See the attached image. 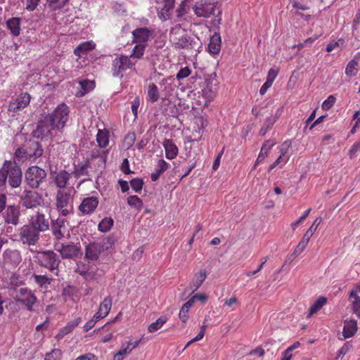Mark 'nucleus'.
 Returning a JSON list of instances; mask_svg holds the SVG:
<instances>
[{
    "label": "nucleus",
    "mask_w": 360,
    "mask_h": 360,
    "mask_svg": "<svg viewBox=\"0 0 360 360\" xmlns=\"http://www.w3.org/2000/svg\"><path fill=\"white\" fill-rule=\"evenodd\" d=\"M69 114L68 106L64 103L59 104L39 123L34 131V136L44 139L52 136L54 130L63 129L69 120Z\"/></svg>",
    "instance_id": "1"
},
{
    "label": "nucleus",
    "mask_w": 360,
    "mask_h": 360,
    "mask_svg": "<svg viewBox=\"0 0 360 360\" xmlns=\"http://www.w3.org/2000/svg\"><path fill=\"white\" fill-rule=\"evenodd\" d=\"M56 206L63 216H68L73 212V199L71 189L58 190L56 195Z\"/></svg>",
    "instance_id": "2"
},
{
    "label": "nucleus",
    "mask_w": 360,
    "mask_h": 360,
    "mask_svg": "<svg viewBox=\"0 0 360 360\" xmlns=\"http://www.w3.org/2000/svg\"><path fill=\"white\" fill-rule=\"evenodd\" d=\"M34 257L41 266L45 267L51 271L57 270L60 263L59 257L53 250L38 252Z\"/></svg>",
    "instance_id": "3"
},
{
    "label": "nucleus",
    "mask_w": 360,
    "mask_h": 360,
    "mask_svg": "<svg viewBox=\"0 0 360 360\" xmlns=\"http://www.w3.org/2000/svg\"><path fill=\"white\" fill-rule=\"evenodd\" d=\"M136 61H133L129 56L121 55L116 57L112 62V75L115 77H123V73L128 69H133Z\"/></svg>",
    "instance_id": "4"
},
{
    "label": "nucleus",
    "mask_w": 360,
    "mask_h": 360,
    "mask_svg": "<svg viewBox=\"0 0 360 360\" xmlns=\"http://www.w3.org/2000/svg\"><path fill=\"white\" fill-rule=\"evenodd\" d=\"M18 240L23 245H35L40 238V233L29 224L23 225L18 230Z\"/></svg>",
    "instance_id": "5"
},
{
    "label": "nucleus",
    "mask_w": 360,
    "mask_h": 360,
    "mask_svg": "<svg viewBox=\"0 0 360 360\" xmlns=\"http://www.w3.org/2000/svg\"><path fill=\"white\" fill-rule=\"evenodd\" d=\"M170 37L176 48L188 49L191 46V41L181 26L176 25L170 31Z\"/></svg>",
    "instance_id": "6"
},
{
    "label": "nucleus",
    "mask_w": 360,
    "mask_h": 360,
    "mask_svg": "<svg viewBox=\"0 0 360 360\" xmlns=\"http://www.w3.org/2000/svg\"><path fill=\"white\" fill-rule=\"evenodd\" d=\"M16 302L24 305L30 311H33L34 304L37 302V297L34 293L27 288H20L14 297Z\"/></svg>",
    "instance_id": "7"
},
{
    "label": "nucleus",
    "mask_w": 360,
    "mask_h": 360,
    "mask_svg": "<svg viewBox=\"0 0 360 360\" xmlns=\"http://www.w3.org/2000/svg\"><path fill=\"white\" fill-rule=\"evenodd\" d=\"M46 176V173L45 170L37 166L29 167L25 173V179L27 184L34 188H38Z\"/></svg>",
    "instance_id": "8"
},
{
    "label": "nucleus",
    "mask_w": 360,
    "mask_h": 360,
    "mask_svg": "<svg viewBox=\"0 0 360 360\" xmlns=\"http://www.w3.org/2000/svg\"><path fill=\"white\" fill-rule=\"evenodd\" d=\"M157 14L160 20H169L174 8L175 0H155Z\"/></svg>",
    "instance_id": "9"
},
{
    "label": "nucleus",
    "mask_w": 360,
    "mask_h": 360,
    "mask_svg": "<svg viewBox=\"0 0 360 360\" xmlns=\"http://www.w3.org/2000/svg\"><path fill=\"white\" fill-rule=\"evenodd\" d=\"M214 10L215 4L210 0H198L193 6L195 14L201 18H210Z\"/></svg>",
    "instance_id": "10"
},
{
    "label": "nucleus",
    "mask_w": 360,
    "mask_h": 360,
    "mask_svg": "<svg viewBox=\"0 0 360 360\" xmlns=\"http://www.w3.org/2000/svg\"><path fill=\"white\" fill-rule=\"evenodd\" d=\"M54 247L63 259H72L77 257L80 253V248L72 243H56Z\"/></svg>",
    "instance_id": "11"
},
{
    "label": "nucleus",
    "mask_w": 360,
    "mask_h": 360,
    "mask_svg": "<svg viewBox=\"0 0 360 360\" xmlns=\"http://www.w3.org/2000/svg\"><path fill=\"white\" fill-rule=\"evenodd\" d=\"M22 206L26 208H34L42 203V196L37 191H25L20 196Z\"/></svg>",
    "instance_id": "12"
},
{
    "label": "nucleus",
    "mask_w": 360,
    "mask_h": 360,
    "mask_svg": "<svg viewBox=\"0 0 360 360\" xmlns=\"http://www.w3.org/2000/svg\"><path fill=\"white\" fill-rule=\"evenodd\" d=\"M28 224L39 233L44 232L49 229V219L46 218L45 214L40 211H37L30 217Z\"/></svg>",
    "instance_id": "13"
},
{
    "label": "nucleus",
    "mask_w": 360,
    "mask_h": 360,
    "mask_svg": "<svg viewBox=\"0 0 360 360\" xmlns=\"http://www.w3.org/2000/svg\"><path fill=\"white\" fill-rule=\"evenodd\" d=\"M322 221V218L321 217H317L313 222L312 225L310 228L307 231L305 234L304 235L302 239L297 246L295 252L297 254L301 253L307 247L311 237L316 231L317 227Z\"/></svg>",
    "instance_id": "14"
},
{
    "label": "nucleus",
    "mask_w": 360,
    "mask_h": 360,
    "mask_svg": "<svg viewBox=\"0 0 360 360\" xmlns=\"http://www.w3.org/2000/svg\"><path fill=\"white\" fill-rule=\"evenodd\" d=\"M8 183L12 188L19 187L22 181V172L17 165L9 162V171H8Z\"/></svg>",
    "instance_id": "15"
},
{
    "label": "nucleus",
    "mask_w": 360,
    "mask_h": 360,
    "mask_svg": "<svg viewBox=\"0 0 360 360\" xmlns=\"http://www.w3.org/2000/svg\"><path fill=\"white\" fill-rule=\"evenodd\" d=\"M3 261L5 264L17 266L22 261L20 252L18 250H6L3 253Z\"/></svg>",
    "instance_id": "16"
},
{
    "label": "nucleus",
    "mask_w": 360,
    "mask_h": 360,
    "mask_svg": "<svg viewBox=\"0 0 360 360\" xmlns=\"http://www.w3.org/2000/svg\"><path fill=\"white\" fill-rule=\"evenodd\" d=\"M67 221L64 219L58 218L51 221V231L55 239L58 241L63 239L67 232Z\"/></svg>",
    "instance_id": "17"
},
{
    "label": "nucleus",
    "mask_w": 360,
    "mask_h": 360,
    "mask_svg": "<svg viewBox=\"0 0 360 360\" xmlns=\"http://www.w3.org/2000/svg\"><path fill=\"white\" fill-rule=\"evenodd\" d=\"M154 33L153 29L139 27L132 32L134 41L139 44H145L149 40Z\"/></svg>",
    "instance_id": "18"
},
{
    "label": "nucleus",
    "mask_w": 360,
    "mask_h": 360,
    "mask_svg": "<svg viewBox=\"0 0 360 360\" xmlns=\"http://www.w3.org/2000/svg\"><path fill=\"white\" fill-rule=\"evenodd\" d=\"M30 95L27 93L22 94L15 100L11 101L8 105V110L13 112L25 108L30 102Z\"/></svg>",
    "instance_id": "19"
},
{
    "label": "nucleus",
    "mask_w": 360,
    "mask_h": 360,
    "mask_svg": "<svg viewBox=\"0 0 360 360\" xmlns=\"http://www.w3.org/2000/svg\"><path fill=\"white\" fill-rule=\"evenodd\" d=\"M30 149H33L34 151L32 152L31 150H25L23 148L17 149L15 152V158H22L25 155L29 157L39 158L43 154V149L41 148L38 142L32 143Z\"/></svg>",
    "instance_id": "20"
},
{
    "label": "nucleus",
    "mask_w": 360,
    "mask_h": 360,
    "mask_svg": "<svg viewBox=\"0 0 360 360\" xmlns=\"http://www.w3.org/2000/svg\"><path fill=\"white\" fill-rule=\"evenodd\" d=\"M112 305V298L111 296H108L104 298L103 302L100 304L98 311L95 314L96 319H103L108 316Z\"/></svg>",
    "instance_id": "21"
},
{
    "label": "nucleus",
    "mask_w": 360,
    "mask_h": 360,
    "mask_svg": "<svg viewBox=\"0 0 360 360\" xmlns=\"http://www.w3.org/2000/svg\"><path fill=\"white\" fill-rule=\"evenodd\" d=\"M98 200L96 197L84 198L79 205V210L84 214L92 212L98 206Z\"/></svg>",
    "instance_id": "22"
},
{
    "label": "nucleus",
    "mask_w": 360,
    "mask_h": 360,
    "mask_svg": "<svg viewBox=\"0 0 360 360\" xmlns=\"http://www.w3.org/2000/svg\"><path fill=\"white\" fill-rule=\"evenodd\" d=\"M71 176L72 174L65 170H60L54 176L55 184L60 189L65 188L68 185V181Z\"/></svg>",
    "instance_id": "23"
},
{
    "label": "nucleus",
    "mask_w": 360,
    "mask_h": 360,
    "mask_svg": "<svg viewBox=\"0 0 360 360\" xmlns=\"http://www.w3.org/2000/svg\"><path fill=\"white\" fill-rule=\"evenodd\" d=\"M19 209L15 206H8L6 210L4 219L7 224L16 225L19 220Z\"/></svg>",
    "instance_id": "24"
},
{
    "label": "nucleus",
    "mask_w": 360,
    "mask_h": 360,
    "mask_svg": "<svg viewBox=\"0 0 360 360\" xmlns=\"http://www.w3.org/2000/svg\"><path fill=\"white\" fill-rule=\"evenodd\" d=\"M207 277V273L205 269H200L198 272L195 274L192 281L191 282L188 288L193 292L196 291L200 286L202 284Z\"/></svg>",
    "instance_id": "25"
},
{
    "label": "nucleus",
    "mask_w": 360,
    "mask_h": 360,
    "mask_svg": "<svg viewBox=\"0 0 360 360\" xmlns=\"http://www.w3.org/2000/svg\"><path fill=\"white\" fill-rule=\"evenodd\" d=\"M357 321L354 319H347L344 322L342 335L345 339L349 338L354 335L357 331Z\"/></svg>",
    "instance_id": "26"
},
{
    "label": "nucleus",
    "mask_w": 360,
    "mask_h": 360,
    "mask_svg": "<svg viewBox=\"0 0 360 360\" xmlns=\"http://www.w3.org/2000/svg\"><path fill=\"white\" fill-rule=\"evenodd\" d=\"M163 147L167 159L172 160L177 156L179 150L172 139H165L163 142Z\"/></svg>",
    "instance_id": "27"
},
{
    "label": "nucleus",
    "mask_w": 360,
    "mask_h": 360,
    "mask_svg": "<svg viewBox=\"0 0 360 360\" xmlns=\"http://www.w3.org/2000/svg\"><path fill=\"white\" fill-rule=\"evenodd\" d=\"M20 23L21 19L20 18H12L6 21L7 28L11 31L13 37H18L20 34Z\"/></svg>",
    "instance_id": "28"
},
{
    "label": "nucleus",
    "mask_w": 360,
    "mask_h": 360,
    "mask_svg": "<svg viewBox=\"0 0 360 360\" xmlns=\"http://www.w3.org/2000/svg\"><path fill=\"white\" fill-rule=\"evenodd\" d=\"M169 164L165 161L163 159L159 160L155 172H153L150 175L151 180L153 181H157L160 176L169 168Z\"/></svg>",
    "instance_id": "29"
},
{
    "label": "nucleus",
    "mask_w": 360,
    "mask_h": 360,
    "mask_svg": "<svg viewBox=\"0 0 360 360\" xmlns=\"http://www.w3.org/2000/svg\"><path fill=\"white\" fill-rule=\"evenodd\" d=\"M221 49V37L219 34H214L208 44V50L213 54H217Z\"/></svg>",
    "instance_id": "30"
},
{
    "label": "nucleus",
    "mask_w": 360,
    "mask_h": 360,
    "mask_svg": "<svg viewBox=\"0 0 360 360\" xmlns=\"http://www.w3.org/2000/svg\"><path fill=\"white\" fill-rule=\"evenodd\" d=\"M96 45L92 41H84L80 44L74 51V53L76 56L79 57L82 56V54L86 53L89 51H91L94 49Z\"/></svg>",
    "instance_id": "31"
},
{
    "label": "nucleus",
    "mask_w": 360,
    "mask_h": 360,
    "mask_svg": "<svg viewBox=\"0 0 360 360\" xmlns=\"http://www.w3.org/2000/svg\"><path fill=\"white\" fill-rule=\"evenodd\" d=\"M160 98L159 90L156 84L151 83L148 85L147 91V101L153 103Z\"/></svg>",
    "instance_id": "32"
},
{
    "label": "nucleus",
    "mask_w": 360,
    "mask_h": 360,
    "mask_svg": "<svg viewBox=\"0 0 360 360\" xmlns=\"http://www.w3.org/2000/svg\"><path fill=\"white\" fill-rule=\"evenodd\" d=\"M23 281L19 275L13 274L8 278L7 288L10 290L17 291L18 288L23 285Z\"/></svg>",
    "instance_id": "33"
},
{
    "label": "nucleus",
    "mask_w": 360,
    "mask_h": 360,
    "mask_svg": "<svg viewBox=\"0 0 360 360\" xmlns=\"http://www.w3.org/2000/svg\"><path fill=\"white\" fill-rule=\"evenodd\" d=\"M131 341H129L127 345H122L119 351L114 355L113 360H123L133 350V348H131Z\"/></svg>",
    "instance_id": "34"
},
{
    "label": "nucleus",
    "mask_w": 360,
    "mask_h": 360,
    "mask_svg": "<svg viewBox=\"0 0 360 360\" xmlns=\"http://www.w3.org/2000/svg\"><path fill=\"white\" fill-rule=\"evenodd\" d=\"M349 297L354 299L352 302V311L360 319V297L357 295V290H352Z\"/></svg>",
    "instance_id": "35"
},
{
    "label": "nucleus",
    "mask_w": 360,
    "mask_h": 360,
    "mask_svg": "<svg viewBox=\"0 0 360 360\" xmlns=\"http://www.w3.org/2000/svg\"><path fill=\"white\" fill-rule=\"evenodd\" d=\"M34 282L40 287L46 288L51 284L53 278L47 276L46 275H37L33 276Z\"/></svg>",
    "instance_id": "36"
},
{
    "label": "nucleus",
    "mask_w": 360,
    "mask_h": 360,
    "mask_svg": "<svg viewBox=\"0 0 360 360\" xmlns=\"http://www.w3.org/2000/svg\"><path fill=\"white\" fill-rule=\"evenodd\" d=\"M96 141L101 148H105L109 143L108 131L99 129L97 133Z\"/></svg>",
    "instance_id": "37"
},
{
    "label": "nucleus",
    "mask_w": 360,
    "mask_h": 360,
    "mask_svg": "<svg viewBox=\"0 0 360 360\" xmlns=\"http://www.w3.org/2000/svg\"><path fill=\"white\" fill-rule=\"evenodd\" d=\"M146 49L145 44H136L134 49L131 54L129 56L133 61L134 59H140L144 54Z\"/></svg>",
    "instance_id": "38"
},
{
    "label": "nucleus",
    "mask_w": 360,
    "mask_h": 360,
    "mask_svg": "<svg viewBox=\"0 0 360 360\" xmlns=\"http://www.w3.org/2000/svg\"><path fill=\"white\" fill-rule=\"evenodd\" d=\"M327 300L324 297H321L315 301V302L309 307V316L313 315L319 311L322 307L326 304Z\"/></svg>",
    "instance_id": "39"
},
{
    "label": "nucleus",
    "mask_w": 360,
    "mask_h": 360,
    "mask_svg": "<svg viewBox=\"0 0 360 360\" xmlns=\"http://www.w3.org/2000/svg\"><path fill=\"white\" fill-rule=\"evenodd\" d=\"M276 120V116H271L269 117H267L259 132V135L264 136L269 130V129H271L273 124L275 123Z\"/></svg>",
    "instance_id": "40"
},
{
    "label": "nucleus",
    "mask_w": 360,
    "mask_h": 360,
    "mask_svg": "<svg viewBox=\"0 0 360 360\" xmlns=\"http://www.w3.org/2000/svg\"><path fill=\"white\" fill-rule=\"evenodd\" d=\"M113 219L110 217H105L101 220L98 224V230L103 233L108 232L113 226Z\"/></svg>",
    "instance_id": "41"
},
{
    "label": "nucleus",
    "mask_w": 360,
    "mask_h": 360,
    "mask_svg": "<svg viewBox=\"0 0 360 360\" xmlns=\"http://www.w3.org/2000/svg\"><path fill=\"white\" fill-rule=\"evenodd\" d=\"M167 321L166 316H160L155 322L150 323L148 328L150 333H154L162 328V326Z\"/></svg>",
    "instance_id": "42"
},
{
    "label": "nucleus",
    "mask_w": 360,
    "mask_h": 360,
    "mask_svg": "<svg viewBox=\"0 0 360 360\" xmlns=\"http://www.w3.org/2000/svg\"><path fill=\"white\" fill-rule=\"evenodd\" d=\"M357 67H358V62L356 60H350L346 66L345 74L348 77L355 76L358 72Z\"/></svg>",
    "instance_id": "43"
},
{
    "label": "nucleus",
    "mask_w": 360,
    "mask_h": 360,
    "mask_svg": "<svg viewBox=\"0 0 360 360\" xmlns=\"http://www.w3.org/2000/svg\"><path fill=\"white\" fill-rule=\"evenodd\" d=\"M99 255V250L94 244L89 245L86 250V256L91 259H96Z\"/></svg>",
    "instance_id": "44"
},
{
    "label": "nucleus",
    "mask_w": 360,
    "mask_h": 360,
    "mask_svg": "<svg viewBox=\"0 0 360 360\" xmlns=\"http://www.w3.org/2000/svg\"><path fill=\"white\" fill-rule=\"evenodd\" d=\"M127 203L131 207L141 210L143 207V202L137 195H131L127 198Z\"/></svg>",
    "instance_id": "45"
},
{
    "label": "nucleus",
    "mask_w": 360,
    "mask_h": 360,
    "mask_svg": "<svg viewBox=\"0 0 360 360\" xmlns=\"http://www.w3.org/2000/svg\"><path fill=\"white\" fill-rule=\"evenodd\" d=\"M8 171H9V161H6L0 169V186H4L6 184Z\"/></svg>",
    "instance_id": "46"
},
{
    "label": "nucleus",
    "mask_w": 360,
    "mask_h": 360,
    "mask_svg": "<svg viewBox=\"0 0 360 360\" xmlns=\"http://www.w3.org/2000/svg\"><path fill=\"white\" fill-rule=\"evenodd\" d=\"M276 143L274 139H269L266 141L262 146L261 152L268 155L272 147Z\"/></svg>",
    "instance_id": "47"
},
{
    "label": "nucleus",
    "mask_w": 360,
    "mask_h": 360,
    "mask_svg": "<svg viewBox=\"0 0 360 360\" xmlns=\"http://www.w3.org/2000/svg\"><path fill=\"white\" fill-rule=\"evenodd\" d=\"M345 41L342 39H339L337 41L329 43L326 46V51L331 52L336 48H342L344 46Z\"/></svg>",
    "instance_id": "48"
},
{
    "label": "nucleus",
    "mask_w": 360,
    "mask_h": 360,
    "mask_svg": "<svg viewBox=\"0 0 360 360\" xmlns=\"http://www.w3.org/2000/svg\"><path fill=\"white\" fill-rule=\"evenodd\" d=\"M62 356V352L59 349H54L45 356V360H58Z\"/></svg>",
    "instance_id": "49"
},
{
    "label": "nucleus",
    "mask_w": 360,
    "mask_h": 360,
    "mask_svg": "<svg viewBox=\"0 0 360 360\" xmlns=\"http://www.w3.org/2000/svg\"><path fill=\"white\" fill-rule=\"evenodd\" d=\"M289 160V157H283L280 155L276 160L269 167V171L274 169L276 166H281L282 167L285 165Z\"/></svg>",
    "instance_id": "50"
},
{
    "label": "nucleus",
    "mask_w": 360,
    "mask_h": 360,
    "mask_svg": "<svg viewBox=\"0 0 360 360\" xmlns=\"http://www.w3.org/2000/svg\"><path fill=\"white\" fill-rule=\"evenodd\" d=\"M130 184H131V188L136 193L139 192L140 191H141L142 188H143V180L141 179H133L131 182H130Z\"/></svg>",
    "instance_id": "51"
},
{
    "label": "nucleus",
    "mask_w": 360,
    "mask_h": 360,
    "mask_svg": "<svg viewBox=\"0 0 360 360\" xmlns=\"http://www.w3.org/2000/svg\"><path fill=\"white\" fill-rule=\"evenodd\" d=\"M191 73V70L188 67H184L180 69L177 72L176 77L177 79L181 80L188 77Z\"/></svg>",
    "instance_id": "52"
},
{
    "label": "nucleus",
    "mask_w": 360,
    "mask_h": 360,
    "mask_svg": "<svg viewBox=\"0 0 360 360\" xmlns=\"http://www.w3.org/2000/svg\"><path fill=\"white\" fill-rule=\"evenodd\" d=\"M335 98L334 96H329L322 103V108L325 110H328L335 104Z\"/></svg>",
    "instance_id": "53"
},
{
    "label": "nucleus",
    "mask_w": 360,
    "mask_h": 360,
    "mask_svg": "<svg viewBox=\"0 0 360 360\" xmlns=\"http://www.w3.org/2000/svg\"><path fill=\"white\" fill-rule=\"evenodd\" d=\"M311 212V208H309L308 210H307L304 214L295 221L292 222L291 224V227L293 229H295L296 227L300 225L307 217L308 215Z\"/></svg>",
    "instance_id": "54"
},
{
    "label": "nucleus",
    "mask_w": 360,
    "mask_h": 360,
    "mask_svg": "<svg viewBox=\"0 0 360 360\" xmlns=\"http://www.w3.org/2000/svg\"><path fill=\"white\" fill-rule=\"evenodd\" d=\"M360 151V140L355 142L352 146L351 147L350 150H349L348 155L350 158H353L356 153Z\"/></svg>",
    "instance_id": "55"
},
{
    "label": "nucleus",
    "mask_w": 360,
    "mask_h": 360,
    "mask_svg": "<svg viewBox=\"0 0 360 360\" xmlns=\"http://www.w3.org/2000/svg\"><path fill=\"white\" fill-rule=\"evenodd\" d=\"M73 330L69 325H66L65 326L61 328L56 335V338L59 340L63 338L65 335L71 333Z\"/></svg>",
    "instance_id": "56"
},
{
    "label": "nucleus",
    "mask_w": 360,
    "mask_h": 360,
    "mask_svg": "<svg viewBox=\"0 0 360 360\" xmlns=\"http://www.w3.org/2000/svg\"><path fill=\"white\" fill-rule=\"evenodd\" d=\"M79 84L82 88L86 91L92 89L94 87V82L92 81L83 80L79 82Z\"/></svg>",
    "instance_id": "57"
},
{
    "label": "nucleus",
    "mask_w": 360,
    "mask_h": 360,
    "mask_svg": "<svg viewBox=\"0 0 360 360\" xmlns=\"http://www.w3.org/2000/svg\"><path fill=\"white\" fill-rule=\"evenodd\" d=\"M77 271L82 276H83L85 279H89L93 271H89V270L86 267L81 268L80 266H78Z\"/></svg>",
    "instance_id": "58"
},
{
    "label": "nucleus",
    "mask_w": 360,
    "mask_h": 360,
    "mask_svg": "<svg viewBox=\"0 0 360 360\" xmlns=\"http://www.w3.org/2000/svg\"><path fill=\"white\" fill-rule=\"evenodd\" d=\"M100 319H96V315L94 314L93 319L86 322V323L84 326V330L89 331L91 330L95 326L96 323Z\"/></svg>",
    "instance_id": "59"
},
{
    "label": "nucleus",
    "mask_w": 360,
    "mask_h": 360,
    "mask_svg": "<svg viewBox=\"0 0 360 360\" xmlns=\"http://www.w3.org/2000/svg\"><path fill=\"white\" fill-rule=\"evenodd\" d=\"M290 146V144L288 142L285 141L280 148V155H283V157H288L287 154L288 153Z\"/></svg>",
    "instance_id": "60"
},
{
    "label": "nucleus",
    "mask_w": 360,
    "mask_h": 360,
    "mask_svg": "<svg viewBox=\"0 0 360 360\" xmlns=\"http://www.w3.org/2000/svg\"><path fill=\"white\" fill-rule=\"evenodd\" d=\"M188 311H189L183 307L181 308L179 313V318L182 322L186 323L188 319Z\"/></svg>",
    "instance_id": "61"
},
{
    "label": "nucleus",
    "mask_w": 360,
    "mask_h": 360,
    "mask_svg": "<svg viewBox=\"0 0 360 360\" xmlns=\"http://www.w3.org/2000/svg\"><path fill=\"white\" fill-rule=\"evenodd\" d=\"M40 0H27L26 9L28 11H34L39 4Z\"/></svg>",
    "instance_id": "62"
},
{
    "label": "nucleus",
    "mask_w": 360,
    "mask_h": 360,
    "mask_svg": "<svg viewBox=\"0 0 360 360\" xmlns=\"http://www.w3.org/2000/svg\"><path fill=\"white\" fill-rule=\"evenodd\" d=\"M238 302V300L236 296H233L230 299L224 300V305L232 308H234V305L237 304Z\"/></svg>",
    "instance_id": "63"
},
{
    "label": "nucleus",
    "mask_w": 360,
    "mask_h": 360,
    "mask_svg": "<svg viewBox=\"0 0 360 360\" xmlns=\"http://www.w3.org/2000/svg\"><path fill=\"white\" fill-rule=\"evenodd\" d=\"M75 360H97L95 355L91 353H88L84 355H80Z\"/></svg>",
    "instance_id": "64"
}]
</instances>
